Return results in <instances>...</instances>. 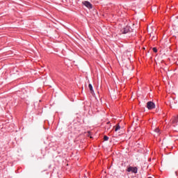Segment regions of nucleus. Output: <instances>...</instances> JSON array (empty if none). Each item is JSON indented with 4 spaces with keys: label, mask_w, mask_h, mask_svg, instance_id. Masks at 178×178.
<instances>
[{
    "label": "nucleus",
    "mask_w": 178,
    "mask_h": 178,
    "mask_svg": "<svg viewBox=\"0 0 178 178\" xmlns=\"http://www.w3.org/2000/svg\"><path fill=\"white\" fill-rule=\"evenodd\" d=\"M147 109H155V104H154V102H148L147 103Z\"/></svg>",
    "instance_id": "nucleus-1"
},
{
    "label": "nucleus",
    "mask_w": 178,
    "mask_h": 178,
    "mask_svg": "<svg viewBox=\"0 0 178 178\" xmlns=\"http://www.w3.org/2000/svg\"><path fill=\"white\" fill-rule=\"evenodd\" d=\"M138 169L137 168V167H132V166H129L127 168V172H131L132 173H137Z\"/></svg>",
    "instance_id": "nucleus-2"
},
{
    "label": "nucleus",
    "mask_w": 178,
    "mask_h": 178,
    "mask_svg": "<svg viewBox=\"0 0 178 178\" xmlns=\"http://www.w3.org/2000/svg\"><path fill=\"white\" fill-rule=\"evenodd\" d=\"M82 3L88 9H92V4H91V3H90L89 1H83Z\"/></svg>",
    "instance_id": "nucleus-3"
},
{
    "label": "nucleus",
    "mask_w": 178,
    "mask_h": 178,
    "mask_svg": "<svg viewBox=\"0 0 178 178\" xmlns=\"http://www.w3.org/2000/svg\"><path fill=\"white\" fill-rule=\"evenodd\" d=\"M130 31H131V28H130V26H126L124 29L122 34H127V33H130Z\"/></svg>",
    "instance_id": "nucleus-4"
},
{
    "label": "nucleus",
    "mask_w": 178,
    "mask_h": 178,
    "mask_svg": "<svg viewBox=\"0 0 178 178\" xmlns=\"http://www.w3.org/2000/svg\"><path fill=\"white\" fill-rule=\"evenodd\" d=\"M150 37H152V41H156V36H154V34L152 33H150Z\"/></svg>",
    "instance_id": "nucleus-5"
},
{
    "label": "nucleus",
    "mask_w": 178,
    "mask_h": 178,
    "mask_svg": "<svg viewBox=\"0 0 178 178\" xmlns=\"http://www.w3.org/2000/svg\"><path fill=\"white\" fill-rule=\"evenodd\" d=\"M118 130H120V125H119V124L115 126V131H118Z\"/></svg>",
    "instance_id": "nucleus-6"
},
{
    "label": "nucleus",
    "mask_w": 178,
    "mask_h": 178,
    "mask_svg": "<svg viewBox=\"0 0 178 178\" xmlns=\"http://www.w3.org/2000/svg\"><path fill=\"white\" fill-rule=\"evenodd\" d=\"M177 122H178V115H177V118H175L174 119V120L172 121V123H177Z\"/></svg>",
    "instance_id": "nucleus-7"
},
{
    "label": "nucleus",
    "mask_w": 178,
    "mask_h": 178,
    "mask_svg": "<svg viewBox=\"0 0 178 178\" xmlns=\"http://www.w3.org/2000/svg\"><path fill=\"white\" fill-rule=\"evenodd\" d=\"M104 141H108L109 140V137H108L107 136H104Z\"/></svg>",
    "instance_id": "nucleus-8"
},
{
    "label": "nucleus",
    "mask_w": 178,
    "mask_h": 178,
    "mask_svg": "<svg viewBox=\"0 0 178 178\" xmlns=\"http://www.w3.org/2000/svg\"><path fill=\"white\" fill-rule=\"evenodd\" d=\"M88 88L89 90H92V85H91V83L88 84Z\"/></svg>",
    "instance_id": "nucleus-9"
},
{
    "label": "nucleus",
    "mask_w": 178,
    "mask_h": 178,
    "mask_svg": "<svg viewBox=\"0 0 178 178\" xmlns=\"http://www.w3.org/2000/svg\"><path fill=\"white\" fill-rule=\"evenodd\" d=\"M154 131H155L156 133L159 134V128H156V129H154Z\"/></svg>",
    "instance_id": "nucleus-10"
},
{
    "label": "nucleus",
    "mask_w": 178,
    "mask_h": 178,
    "mask_svg": "<svg viewBox=\"0 0 178 178\" xmlns=\"http://www.w3.org/2000/svg\"><path fill=\"white\" fill-rule=\"evenodd\" d=\"M153 51H154V52H158V49H156V47H154V48H153Z\"/></svg>",
    "instance_id": "nucleus-11"
},
{
    "label": "nucleus",
    "mask_w": 178,
    "mask_h": 178,
    "mask_svg": "<svg viewBox=\"0 0 178 178\" xmlns=\"http://www.w3.org/2000/svg\"><path fill=\"white\" fill-rule=\"evenodd\" d=\"M90 93H92V95H94V90H90Z\"/></svg>",
    "instance_id": "nucleus-12"
},
{
    "label": "nucleus",
    "mask_w": 178,
    "mask_h": 178,
    "mask_svg": "<svg viewBox=\"0 0 178 178\" xmlns=\"http://www.w3.org/2000/svg\"><path fill=\"white\" fill-rule=\"evenodd\" d=\"M151 30H152V31H154V27H151Z\"/></svg>",
    "instance_id": "nucleus-13"
}]
</instances>
